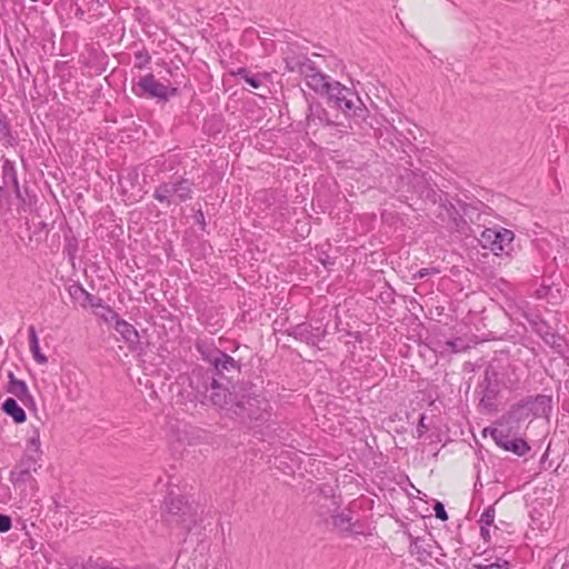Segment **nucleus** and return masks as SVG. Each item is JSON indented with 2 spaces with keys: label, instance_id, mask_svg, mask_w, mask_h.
<instances>
[{
  "label": "nucleus",
  "instance_id": "f257e3e1",
  "mask_svg": "<svg viewBox=\"0 0 569 569\" xmlns=\"http://www.w3.org/2000/svg\"><path fill=\"white\" fill-rule=\"evenodd\" d=\"M191 388L214 406L231 411L241 421L264 422L271 416L269 400L257 393L251 383L232 385L230 389L200 370L193 372Z\"/></svg>",
  "mask_w": 569,
  "mask_h": 569
},
{
  "label": "nucleus",
  "instance_id": "f03ea898",
  "mask_svg": "<svg viewBox=\"0 0 569 569\" xmlns=\"http://www.w3.org/2000/svg\"><path fill=\"white\" fill-rule=\"evenodd\" d=\"M161 519L168 527H178L186 535L201 522L198 507L186 496L174 493L172 490L163 499Z\"/></svg>",
  "mask_w": 569,
  "mask_h": 569
},
{
  "label": "nucleus",
  "instance_id": "7ed1b4c3",
  "mask_svg": "<svg viewBox=\"0 0 569 569\" xmlns=\"http://www.w3.org/2000/svg\"><path fill=\"white\" fill-rule=\"evenodd\" d=\"M196 350L200 353L201 359L208 362L212 367V372L209 370L201 371L209 373L212 376L219 385L224 387L219 380L216 378L219 377L221 380H227L230 382L236 376H238L241 371V362L239 360L233 359L231 356L214 347L212 343H208L206 341H197ZM200 371V369H194L192 372ZM193 373L190 375L192 377ZM191 381V378H189Z\"/></svg>",
  "mask_w": 569,
  "mask_h": 569
},
{
  "label": "nucleus",
  "instance_id": "20e7f679",
  "mask_svg": "<svg viewBox=\"0 0 569 569\" xmlns=\"http://www.w3.org/2000/svg\"><path fill=\"white\" fill-rule=\"evenodd\" d=\"M328 102L341 110L343 114L351 119L356 124L360 126L366 121L369 110L361 101L357 92L341 84L339 81H333L326 92Z\"/></svg>",
  "mask_w": 569,
  "mask_h": 569
},
{
  "label": "nucleus",
  "instance_id": "39448f33",
  "mask_svg": "<svg viewBox=\"0 0 569 569\" xmlns=\"http://www.w3.org/2000/svg\"><path fill=\"white\" fill-rule=\"evenodd\" d=\"M194 181L183 176H173L161 182L153 191V199L166 206H178L193 198Z\"/></svg>",
  "mask_w": 569,
  "mask_h": 569
},
{
  "label": "nucleus",
  "instance_id": "423d86ee",
  "mask_svg": "<svg viewBox=\"0 0 569 569\" xmlns=\"http://www.w3.org/2000/svg\"><path fill=\"white\" fill-rule=\"evenodd\" d=\"M131 90L136 97L156 100L158 103L168 102L179 92L177 87L160 82L153 73L141 76L137 82H133Z\"/></svg>",
  "mask_w": 569,
  "mask_h": 569
},
{
  "label": "nucleus",
  "instance_id": "0eeeda50",
  "mask_svg": "<svg viewBox=\"0 0 569 569\" xmlns=\"http://www.w3.org/2000/svg\"><path fill=\"white\" fill-rule=\"evenodd\" d=\"M2 181L3 184H11L16 199L18 200V212L26 211L27 208H31L37 200L36 194H32L29 187L24 186L21 189L18 173L14 163L6 159L2 163Z\"/></svg>",
  "mask_w": 569,
  "mask_h": 569
},
{
  "label": "nucleus",
  "instance_id": "6e6552de",
  "mask_svg": "<svg viewBox=\"0 0 569 569\" xmlns=\"http://www.w3.org/2000/svg\"><path fill=\"white\" fill-rule=\"evenodd\" d=\"M478 389L480 393L479 406L488 411H496V402L500 395V380L497 370L492 366L486 368Z\"/></svg>",
  "mask_w": 569,
  "mask_h": 569
},
{
  "label": "nucleus",
  "instance_id": "1a4fd4ad",
  "mask_svg": "<svg viewBox=\"0 0 569 569\" xmlns=\"http://www.w3.org/2000/svg\"><path fill=\"white\" fill-rule=\"evenodd\" d=\"M512 428L500 427L499 428H487L485 432L489 431L491 438L496 445L505 451H510L518 457H522L530 451L529 443L516 436V432L511 431Z\"/></svg>",
  "mask_w": 569,
  "mask_h": 569
},
{
  "label": "nucleus",
  "instance_id": "9d476101",
  "mask_svg": "<svg viewBox=\"0 0 569 569\" xmlns=\"http://www.w3.org/2000/svg\"><path fill=\"white\" fill-rule=\"evenodd\" d=\"M515 234L506 228H486L481 234L479 242L483 249L492 251L496 256L508 252Z\"/></svg>",
  "mask_w": 569,
  "mask_h": 569
},
{
  "label": "nucleus",
  "instance_id": "9b49d317",
  "mask_svg": "<svg viewBox=\"0 0 569 569\" xmlns=\"http://www.w3.org/2000/svg\"><path fill=\"white\" fill-rule=\"evenodd\" d=\"M327 333V325L321 320H317L315 323L301 322L287 330L288 336L312 347H317Z\"/></svg>",
  "mask_w": 569,
  "mask_h": 569
},
{
  "label": "nucleus",
  "instance_id": "f8f14e48",
  "mask_svg": "<svg viewBox=\"0 0 569 569\" xmlns=\"http://www.w3.org/2000/svg\"><path fill=\"white\" fill-rule=\"evenodd\" d=\"M307 102L306 127L308 131L316 134L320 128L337 126V122L330 119L328 111L321 102L315 98L311 100L307 99Z\"/></svg>",
  "mask_w": 569,
  "mask_h": 569
},
{
  "label": "nucleus",
  "instance_id": "ddd939ff",
  "mask_svg": "<svg viewBox=\"0 0 569 569\" xmlns=\"http://www.w3.org/2000/svg\"><path fill=\"white\" fill-rule=\"evenodd\" d=\"M332 527L342 537H357L366 535L367 526L363 520L356 519L351 516V512L341 511L332 515Z\"/></svg>",
  "mask_w": 569,
  "mask_h": 569
},
{
  "label": "nucleus",
  "instance_id": "4468645a",
  "mask_svg": "<svg viewBox=\"0 0 569 569\" xmlns=\"http://www.w3.org/2000/svg\"><path fill=\"white\" fill-rule=\"evenodd\" d=\"M440 207L448 217L450 228L459 233L467 234L469 224L465 219V216L470 217V210L473 208L470 204L461 203L460 201L459 208H457L452 202L448 200L443 202L441 201Z\"/></svg>",
  "mask_w": 569,
  "mask_h": 569
},
{
  "label": "nucleus",
  "instance_id": "2eb2a0df",
  "mask_svg": "<svg viewBox=\"0 0 569 569\" xmlns=\"http://www.w3.org/2000/svg\"><path fill=\"white\" fill-rule=\"evenodd\" d=\"M104 310L109 312L111 319H114V330L121 336L128 348L133 351L137 350L140 343V336L137 329L122 319L110 306L104 307Z\"/></svg>",
  "mask_w": 569,
  "mask_h": 569
},
{
  "label": "nucleus",
  "instance_id": "dca6fc26",
  "mask_svg": "<svg viewBox=\"0 0 569 569\" xmlns=\"http://www.w3.org/2000/svg\"><path fill=\"white\" fill-rule=\"evenodd\" d=\"M531 417L528 405L523 399L511 405L509 410L498 421L500 427L519 428V425Z\"/></svg>",
  "mask_w": 569,
  "mask_h": 569
},
{
  "label": "nucleus",
  "instance_id": "f3484780",
  "mask_svg": "<svg viewBox=\"0 0 569 569\" xmlns=\"http://www.w3.org/2000/svg\"><path fill=\"white\" fill-rule=\"evenodd\" d=\"M7 392L16 396L28 409L37 411V405L33 396L30 393L27 383L17 379L12 371L8 372Z\"/></svg>",
  "mask_w": 569,
  "mask_h": 569
},
{
  "label": "nucleus",
  "instance_id": "a211bd4d",
  "mask_svg": "<svg viewBox=\"0 0 569 569\" xmlns=\"http://www.w3.org/2000/svg\"><path fill=\"white\" fill-rule=\"evenodd\" d=\"M39 467L38 460L22 456L10 473L11 482L17 485L29 481L32 472H37Z\"/></svg>",
  "mask_w": 569,
  "mask_h": 569
},
{
  "label": "nucleus",
  "instance_id": "6ab92c4d",
  "mask_svg": "<svg viewBox=\"0 0 569 569\" xmlns=\"http://www.w3.org/2000/svg\"><path fill=\"white\" fill-rule=\"evenodd\" d=\"M303 79L307 86L313 90L316 93L326 94L328 89L330 88L331 81L330 77L322 73L313 63L309 69H307Z\"/></svg>",
  "mask_w": 569,
  "mask_h": 569
},
{
  "label": "nucleus",
  "instance_id": "aec40b11",
  "mask_svg": "<svg viewBox=\"0 0 569 569\" xmlns=\"http://www.w3.org/2000/svg\"><path fill=\"white\" fill-rule=\"evenodd\" d=\"M525 400L528 405L531 417L548 418L552 411V396L537 395L527 396Z\"/></svg>",
  "mask_w": 569,
  "mask_h": 569
},
{
  "label": "nucleus",
  "instance_id": "412c9836",
  "mask_svg": "<svg viewBox=\"0 0 569 569\" xmlns=\"http://www.w3.org/2000/svg\"><path fill=\"white\" fill-rule=\"evenodd\" d=\"M70 297L80 302L82 307H86L87 305L91 306L92 308H102L104 310V307L108 305L103 303V300L101 298H98L90 292H88L82 284L80 283H73L68 289Z\"/></svg>",
  "mask_w": 569,
  "mask_h": 569
},
{
  "label": "nucleus",
  "instance_id": "4be33fe9",
  "mask_svg": "<svg viewBox=\"0 0 569 569\" xmlns=\"http://www.w3.org/2000/svg\"><path fill=\"white\" fill-rule=\"evenodd\" d=\"M286 69L289 72H297L300 76H305L307 69H309L315 62L310 60L306 54H291L284 58Z\"/></svg>",
  "mask_w": 569,
  "mask_h": 569
},
{
  "label": "nucleus",
  "instance_id": "5701e85b",
  "mask_svg": "<svg viewBox=\"0 0 569 569\" xmlns=\"http://www.w3.org/2000/svg\"><path fill=\"white\" fill-rule=\"evenodd\" d=\"M40 431L38 428L32 427L31 433L26 441V449L23 456L40 460L42 457Z\"/></svg>",
  "mask_w": 569,
  "mask_h": 569
},
{
  "label": "nucleus",
  "instance_id": "b1692460",
  "mask_svg": "<svg viewBox=\"0 0 569 569\" xmlns=\"http://www.w3.org/2000/svg\"><path fill=\"white\" fill-rule=\"evenodd\" d=\"M1 410L11 417L17 425L23 423L27 420L26 411L14 398H7L1 405Z\"/></svg>",
  "mask_w": 569,
  "mask_h": 569
},
{
  "label": "nucleus",
  "instance_id": "393cba45",
  "mask_svg": "<svg viewBox=\"0 0 569 569\" xmlns=\"http://www.w3.org/2000/svg\"><path fill=\"white\" fill-rule=\"evenodd\" d=\"M523 317L528 321L532 331L537 333L541 339H543V337H547L552 331L550 325L540 316L523 312Z\"/></svg>",
  "mask_w": 569,
  "mask_h": 569
},
{
  "label": "nucleus",
  "instance_id": "a878e982",
  "mask_svg": "<svg viewBox=\"0 0 569 569\" xmlns=\"http://www.w3.org/2000/svg\"><path fill=\"white\" fill-rule=\"evenodd\" d=\"M402 179H407L409 186L413 193L418 197L421 196V190H426L430 187L428 179L423 172L420 171H410Z\"/></svg>",
  "mask_w": 569,
  "mask_h": 569
},
{
  "label": "nucleus",
  "instance_id": "bb28decb",
  "mask_svg": "<svg viewBox=\"0 0 569 569\" xmlns=\"http://www.w3.org/2000/svg\"><path fill=\"white\" fill-rule=\"evenodd\" d=\"M28 333L30 351L32 352L33 359L40 365L47 363L48 358L40 351L39 340L34 326H29Z\"/></svg>",
  "mask_w": 569,
  "mask_h": 569
},
{
  "label": "nucleus",
  "instance_id": "cd10ccee",
  "mask_svg": "<svg viewBox=\"0 0 569 569\" xmlns=\"http://www.w3.org/2000/svg\"><path fill=\"white\" fill-rule=\"evenodd\" d=\"M410 538V553L416 555L419 561H426L431 557V552L423 546L425 540L419 537H413L409 533Z\"/></svg>",
  "mask_w": 569,
  "mask_h": 569
},
{
  "label": "nucleus",
  "instance_id": "c85d7f7f",
  "mask_svg": "<svg viewBox=\"0 0 569 569\" xmlns=\"http://www.w3.org/2000/svg\"><path fill=\"white\" fill-rule=\"evenodd\" d=\"M542 340L546 345L550 346L556 353L565 356L566 341L560 335L551 331L547 337H543Z\"/></svg>",
  "mask_w": 569,
  "mask_h": 569
},
{
  "label": "nucleus",
  "instance_id": "c756f323",
  "mask_svg": "<svg viewBox=\"0 0 569 569\" xmlns=\"http://www.w3.org/2000/svg\"><path fill=\"white\" fill-rule=\"evenodd\" d=\"M0 137L6 141V143L10 147L17 144V138L11 132V126L7 119V116L0 114Z\"/></svg>",
  "mask_w": 569,
  "mask_h": 569
},
{
  "label": "nucleus",
  "instance_id": "7c9ffc66",
  "mask_svg": "<svg viewBox=\"0 0 569 569\" xmlns=\"http://www.w3.org/2000/svg\"><path fill=\"white\" fill-rule=\"evenodd\" d=\"M234 74L243 79L246 83L254 89H258L262 84L260 77L258 74H252L246 68H239Z\"/></svg>",
  "mask_w": 569,
  "mask_h": 569
},
{
  "label": "nucleus",
  "instance_id": "2f4dec72",
  "mask_svg": "<svg viewBox=\"0 0 569 569\" xmlns=\"http://www.w3.org/2000/svg\"><path fill=\"white\" fill-rule=\"evenodd\" d=\"M496 518V509L495 506L487 507L480 516L479 523L480 526L493 527V531L498 530V527L493 525Z\"/></svg>",
  "mask_w": 569,
  "mask_h": 569
},
{
  "label": "nucleus",
  "instance_id": "473e14b6",
  "mask_svg": "<svg viewBox=\"0 0 569 569\" xmlns=\"http://www.w3.org/2000/svg\"><path fill=\"white\" fill-rule=\"evenodd\" d=\"M472 569H509V561L497 558L496 561L489 563H473Z\"/></svg>",
  "mask_w": 569,
  "mask_h": 569
},
{
  "label": "nucleus",
  "instance_id": "72a5a7b5",
  "mask_svg": "<svg viewBox=\"0 0 569 569\" xmlns=\"http://www.w3.org/2000/svg\"><path fill=\"white\" fill-rule=\"evenodd\" d=\"M134 59H136L134 67L137 69H143L147 64L150 63L151 56L149 54V52L146 49H142V50L134 52Z\"/></svg>",
  "mask_w": 569,
  "mask_h": 569
},
{
  "label": "nucleus",
  "instance_id": "f704fd0d",
  "mask_svg": "<svg viewBox=\"0 0 569 569\" xmlns=\"http://www.w3.org/2000/svg\"><path fill=\"white\" fill-rule=\"evenodd\" d=\"M82 569H119L107 565L104 560L89 558L83 565Z\"/></svg>",
  "mask_w": 569,
  "mask_h": 569
},
{
  "label": "nucleus",
  "instance_id": "c9c22d12",
  "mask_svg": "<svg viewBox=\"0 0 569 569\" xmlns=\"http://www.w3.org/2000/svg\"><path fill=\"white\" fill-rule=\"evenodd\" d=\"M445 345L447 347L446 350H449L450 352H460L466 349V345L461 338L447 340Z\"/></svg>",
  "mask_w": 569,
  "mask_h": 569
},
{
  "label": "nucleus",
  "instance_id": "e433bc0d",
  "mask_svg": "<svg viewBox=\"0 0 569 569\" xmlns=\"http://www.w3.org/2000/svg\"><path fill=\"white\" fill-rule=\"evenodd\" d=\"M12 527V519L8 515L0 513V533L8 532Z\"/></svg>",
  "mask_w": 569,
  "mask_h": 569
},
{
  "label": "nucleus",
  "instance_id": "4c0bfd02",
  "mask_svg": "<svg viewBox=\"0 0 569 569\" xmlns=\"http://www.w3.org/2000/svg\"><path fill=\"white\" fill-rule=\"evenodd\" d=\"M419 198L421 199H429L433 202L437 201V199H442L441 196H439L437 193V191L435 189H432L431 187H428L425 191L421 190V196H419Z\"/></svg>",
  "mask_w": 569,
  "mask_h": 569
},
{
  "label": "nucleus",
  "instance_id": "58836bf2",
  "mask_svg": "<svg viewBox=\"0 0 569 569\" xmlns=\"http://www.w3.org/2000/svg\"><path fill=\"white\" fill-rule=\"evenodd\" d=\"M419 198L421 199H429L433 202L437 201V199H442L441 196H439L437 193V191L435 189H432L431 187H428L425 191L421 190V196H419Z\"/></svg>",
  "mask_w": 569,
  "mask_h": 569
},
{
  "label": "nucleus",
  "instance_id": "ea45409f",
  "mask_svg": "<svg viewBox=\"0 0 569 569\" xmlns=\"http://www.w3.org/2000/svg\"><path fill=\"white\" fill-rule=\"evenodd\" d=\"M440 270L438 268H422L413 274V279H422L428 276L438 274Z\"/></svg>",
  "mask_w": 569,
  "mask_h": 569
},
{
  "label": "nucleus",
  "instance_id": "a19ab883",
  "mask_svg": "<svg viewBox=\"0 0 569 569\" xmlns=\"http://www.w3.org/2000/svg\"><path fill=\"white\" fill-rule=\"evenodd\" d=\"M435 515L438 519L446 521L448 520V513L445 509L443 503L437 501L433 506Z\"/></svg>",
  "mask_w": 569,
  "mask_h": 569
},
{
  "label": "nucleus",
  "instance_id": "79ce46f5",
  "mask_svg": "<svg viewBox=\"0 0 569 569\" xmlns=\"http://www.w3.org/2000/svg\"><path fill=\"white\" fill-rule=\"evenodd\" d=\"M426 418L427 417L425 413L420 415V418H419V421H418V425L416 428L417 438H421L429 429L428 426L425 423Z\"/></svg>",
  "mask_w": 569,
  "mask_h": 569
},
{
  "label": "nucleus",
  "instance_id": "37998d69",
  "mask_svg": "<svg viewBox=\"0 0 569 569\" xmlns=\"http://www.w3.org/2000/svg\"><path fill=\"white\" fill-rule=\"evenodd\" d=\"M194 220H196V223L200 226L201 230L204 231L206 230V218H204V213L202 212V210H197L196 213H194Z\"/></svg>",
  "mask_w": 569,
  "mask_h": 569
},
{
  "label": "nucleus",
  "instance_id": "c03bdc74",
  "mask_svg": "<svg viewBox=\"0 0 569 569\" xmlns=\"http://www.w3.org/2000/svg\"><path fill=\"white\" fill-rule=\"evenodd\" d=\"M0 211L2 213L11 211V199H0Z\"/></svg>",
  "mask_w": 569,
  "mask_h": 569
},
{
  "label": "nucleus",
  "instance_id": "a18cd8bd",
  "mask_svg": "<svg viewBox=\"0 0 569 569\" xmlns=\"http://www.w3.org/2000/svg\"><path fill=\"white\" fill-rule=\"evenodd\" d=\"M480 536L485 540V542H489L491 535H490V527L480 526Z\"/></svg>",
  "mask_w": 569,
  "mask_h": 569
},
{
  "label": "nucleus",
  "instance_id": "49530a36",
  "mask_svg": "<svg viewBox=\"0 0 569 569\" xmlns=\"http://www.w3.org/2000/svg\"><path fill=\"white\" fill-rule=\"evenodd\" d=\"M347 335L355 339V341L362 342V335L360 331H348Z\"/></svg>",
  "mask_w": 569,
  "mask_h": 569
},
{
  "label": "nucleus",
  "instance_id": "de8ad7c7",
  "mask_svg": "<svg viewBox=\"0 0 569 569\" xmlns=\"http://www.w3.org/2000/svg\"><path fill=\"white\" fill-rule=\"evenodd\" d=\"M76 250H77L76 240H70V243L68 246L69 254L72 256Z\"/></svg>",
  "mask_w": 569,
  "mask_h": 569
},
{
  "label": "nucleus",
  "instance_id": "09e8293b",
  "mask_svg": "<svg viewBox=\"0 0 569 569\" xmlns=\"http://www.w3.org/2000/svg\"><path fill=\"white\" fill-rule=\"evenodd\" d=\"M119 569H156V568L152 565H147V566L124 567V568H119Z\"/></svg>",
  "mask_w": 569,
  "mask_h": 569
},
{
  "label": "nucleus",
  "instance_id": "8fccbe9b",
  "mask_svg": "<svg viewBox=\"0 0 569 569\" xmlns=\"http://www.w3.org/2000/svg\"><path fill=\"white\" fill-rule=\"evenodd\" d=\"M0 199H12L3 186H0Z\"/></svg>",
  "mask_w": 569,
  "mask_h": 569
},
{
  "label": "nucleus",
  "instance_id": "3c124183",
  "mask_svg": "<svg viewBox=\"0 0 569 569\" xmlns=\"http://www.w3.org/2000/svg\"><path fill=\"white\" fill-rule=\"evenodd\" d=\"M101 318H102L106 322H114V319H111V318H110L109 312H107L106 310H104V312L101 315Z\"/></svg>",
  "mask_w": 569,
  "mask_h": 569
},
{
  "label": "nucleus",
  "instance_id": "603ef678",
  "mask_svg": "<svg viewBox=\"0 0 569 569\" xmlns=\"http://www.w3.org/2000/svg\"><path fill=\"white\" fill-rule=\"evenodd\" d=\"M561 569H569V560H567V561L562 565Z\"/></svg>",
  "mask_w": 569,
  "mask_h": 569
},
{
  "label": "nucleus",
  "instance_id": "864d4df0",
  "mask_svg": "<svg viewBox=\"0 0 569 569\" xmlns=\"http://www.w3.org/2000/svg\"><path fill=\"white\" fill-rule=\"evenodd\" d=\"M321 262H322V264H323L325 267H327V264L329 263L328 258H327V259H321Z\"/></svg>",
  "mask_w": 569,
  "mask_h": 569
}]
</instances>
